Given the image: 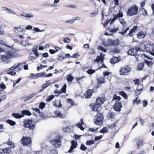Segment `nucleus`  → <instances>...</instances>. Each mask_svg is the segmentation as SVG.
Returning a JSON list of instances; mask_svg holds the SVG:
<instances>
[{
  "instance_id": "1",
  "label": "nucleus",
  "mask_w": 154,
  "mask_h": 154,
  "mask_svg": "<svg viewBox=\"0 0 154 154\" xmlns=\"http://www.w3.org/2000/svg\"><path fill=\"white\" fill-rule=\"evenodd\" d=\"M89 106L92 109V111L97 113L94 120V124L100 126H101L103 124L104 119L102 114L100 112L102 109L101 106L95 103L90 104Z\"/></svg>"
},
{
  "instance_id": "2",
  "label": "nucleus",
  "mask_w": 154,
  "mask_h": 154,
  "mask_svg": "<svg viewBox=\"0 0 154 154\" xmlns=\"http://www.w3.org/2000/svg\"><path fill=\"white\" fill-rule=\"evenodd\" d=\"M23 126L29 130H33L35 128V124L33 123L32 119H26L23 121Z\"/></svg>"
},
{
  "instance_id": "3",
  "label": "nucleus",
  "mask_w": 154,
  "mask_h": 154,
  "mask_svg": "<svg viewBox=\"0 0 154 154\" xmlns=\"http://www.w3.org/2000/svg\"><path fill=\"white\" fill-rule=\"evenodd\" d=\"M63 137L60 135H58L56 137V139L50 140V142L54 146L56 147H59L61 145V139Z\"/></svg>"
},
{
  "instance_id": "4",
  "label": "nucleus",
  "mask_w": 154,
  "mask_h": 154,
  "mask_svg": "<svg viewBox=\"0 0 154 154\" xmlns=\"http://www.w3.org/2000/svg\"><path fill=\"white\" fill-rule=\"evenodd\" d=\"M131 68L127 66H125L120 67L119 70V73L120 75H128L131 72Z\"/></svg>"
},
{
  "instance_id": "5",
  "label": "nucleus",
  "mask_w": 154,
  "mask_h": 154,
  "mask_svg": "<svg viewBox=\"0 0 154 154\" xmlns=\"http://www.w3.org/2000/svg\"><path fill=\"white\" fill-rule=\"evenodd\" d=\"M138 7L136 5H132L128 9L127 14L130 16L136 15L138 12Z\"/></svg>"
},
{
  "instance_id": "6",
  "label": "nucleus",
  "mask_w": 154,
  "mask_h": 154,
  "mask_svg": "<svg viewBox=\"0 0 154 154\" xmlns=\"http://www.w3.org/2000/svg\"><path fill=\"white\" fill-rule=\"evenodd\" d=\"M140 51V48L135 47L130 48L127 51V54L128 55L135 56L137 55L138 51Z\"/></svg>"
},
{
  "instance_id": "7",
  "label": "nucleus",
  "mask_w": 154,
  "mask_h": 154,
  "mask_svg": "<svg viewBox=\"0 0 154 154\" xmlns=\"http://www.w3.org/2000/svg\"><path fill=\"white\" fill-rule=\"evenodd\" d=\"M21 143L24 146H28L31 144L32 140L30 137L23 136L21 140Z\"/></svg>"
},
{
  "instance_id": "8",
  "label": "nucleus",
  "mask_w": 154,
  "mask_h": 154,
  "mask_svg": "<svg viewBox=\"0 0 154 154\" xmlns=\"http://www.w3.org/2000/svg\"><path fill=\"white\" fill-rule=\"evenodd\" d=\"M25 29H16L15 31V34L16 37H19L20 38H23V35L25 34Z\"/></svg>"
},
{
  "instance_id": "9",
  "label": "nucleus",
  "mask_w": 154,
  "mask_h": 154,
  "mask_svg": "<svg viewBox=\"0 0 154 154\" xmlns=\"http://www.w3.org/2000/svg\"><path fill=\"white\" fill-rule=\"evenodd\" d=\"M122 107V105L121 103L116 101L113 106V109L115 111L119 112L121 111V108Z\"/></svg>"
},
{
  "instance_id": "10",
  "label": "nucleus",
  "mask_w": 154,
  "mask_h": 154,
  "mask_svg": "<svg viewBox=\"0 0 154 154\" xmlns=\"http://www.w3.org/2000/svg\"><path fill=\"white\" fill-rule=\"evenodd\" d=\"M44 73L40 72L35 74L32 73H30L29 76V78L32 79H35L38 78L42 77L44 75Z\"/></svg>"
},
{
  "instance_id": "11",
  "label": "nucleus",
  "mask_w": 154,
  "mask_h": 154,
  "mask_svg": "<svg viewBox=\"0 0 154 154\" xmlns=\"http://www.w3.org/2000/svg\"><path fill=\"white\" fill-rule=\"evenodd\" d=\"M54 115L55 117L63 118L65 117L64 114L61 113V112L58 110H57L54 111Z\"/></svg>"
},
{
  "instance_id": "12",
  "label": "nucleus",
  "mask_w": 154,
  "mask_h": 154,
  "mask_svg": "<svg viewBox=\"0 0 154 154\" xmlns=\"http://www.w3.org/2000/svg\"><path fill=\"white\" fill-rule=\"evenodd\" d=\"M94 92L93 89H88L84 93V95L86 98H89L92 96Z\"/></svg>"
},
{
  "instance_id": "13",
  "label": "nucleus",
  "mask_w": 154,
  "mask_h": 154,
  "mask_svg": "<svg viewBox=\"0 0 154 154\" xmlns=\"http://www.w3.org/2000/svg\"><path fill=\"white\" fill-rule=\"evenodd\" d=\"M145 48L147 51L150 52L154 51V45L153 44H148L145 46Z\"/></svg>"
},
{
  "instance_id": "14",
  "label": "nucleus",
  "mask_w": 154,
  "mask_h": 154,
  "mask_svg": "<svg viewBox=\"0 0 154 154\" xmlns=\"http://www.w3.org/2000/svg\"><path fill=\"white\" fill-rule=\"evenodd\" d=\"M106 99L105 97H99L96 99L95 103L101 106L106 101Z\"/></svg>"
},
{
  "instance_id": "15",
  "label": "nucleus",
  "mask_w": 154,
  "mask_h": 154,
  "mask_svg": "<svg viewBox=\"0 0 154 154\" xmlns=\"http://www.w3.org/2000/svg\"><path fill=\"white\" fill-rule=\"evenodd\" d=\"M71 146L68 152H71L74 149L76 148L77 146V142H75L74 140H72L71 142Z\"/></svg>"
},
{
  "instance_id": "16",
  "label": "nucleus",
  "mask_w": 154,
  "mask_h": 154,
  "mask_svg": "<svg viewBox=\"0 0 154 154\" xmlns=\"http://www.w3.org/2000/svg\"><path fill=\"white\" fill-rule=\"evenodd\" d=\"M53 105L54 106L57 107H61L62 106V104L61 103V101L59 100H54L52 102Z\"/></svg>"
},
{
  "instance_id": "17",
  "label": "nucleus",
  "mask_w": 154,
  "mask_h": 154,
  "mask_svg": "<svg viewBox=\"0 0 154 154\" xmlns=\"http://www.w3.org/2000/svg\"><path fill=\"white\" fill-rule=\"evenodd\" d=\"M121 60L120 58L113 57L110 59V62L111 63L113 64L116 63Z\"/></svg>"
},
{
  "instance_id": "18",
  "label": "nucleus",
  "mask_w": 154,
  "mask_h": 154,
  "mask_svg": "<svg viewBox=\"0 0 154 154\" xmlns=\"http://www.w3.org/2000/svg\"><path fill=\"white\" fill-rule=\"evenodd\" d=\"M104 55H102V53H101L100 56H97L96 59H95L94 61V62H97V63H99L100 61L102 63L103 62L104 60Z\"/></svg>"
},
{
  "instance_id": "19",
  "label": "nucleus",
  "mask_w": 154,
  "mask_h": 154,
  "mask_svg": "<svg viewBox=\"0 0 154 154\" xmlns=\"http://www.w3.org/2000/svg\"><path fill=\"white\" fill-rule=\"evenodd\" d=\"M7 55L10 58L14 57L16 56L15 52L13 51H7Z\"/></svg>"
},
{
  "instance_id": "20",
  "label": "nucleus",
  "mask_w": 154,
  "mask_h": 154,
  "mask_svg": "<svg viewBox=\"0 0 154 154\" xmlns=\"http://www.w3.org/2000/svg\"><path fill=\"white\" fill-rule=\"evenodd\" d=\"M97 80L98 84H99L104 83L106 82L105 77L102 76H100L99 77L97 78Z\"/></svg>"
},
{
  "instance_id": "21",
  "label": "nucleus",
  "mask_w": 154,
  "mask_h": 154,
  "mask_svg": "<svg viewBox=\"0 0 154 154\" xmlns=\"http://www.w3.org/2000/svg\"><path fill=\"white\" fill-rule=\"evenodd\" d=\"M146 32L141 31L137 34V36L138 38H143L146 36Z\"/></svg>"
},
{
  "instance_id": "22",
  "label": "nucleus",
  "mask_w": 154,
  "mask_h": 154,
  "mask_svg": "<svg viewBox=\"0 0 154 154\" xmlns=\"http://www.w3.org/2000/svg\"><path fill=\"white\" fill-rule=\"evenodd\" d=\"M83 124H84V122L83 121V120L81 119L80 121V123H78L76 124V126L81 130L83 131L85 129L82 126Z\"/></svg>"
},
{
  "instance_id": "23",
  "label": "nucleus",
  "mask_w": 154,
  "mask_h": 154,
  "mask_svg": "<svg viewBox=\"0 0 154 154\" xmlns=\"http://www.w3.org/2000/svg\"><path fill=\"white\" fill-rule=\"evenodd\" d=\"M144 66V63L142 62L138 63L137 66V69L138 71H141L143 68Z\"/></svg>"
},
{
  "instance_id": "24",
  "label": "nucleus",
  "mask_w": 154,
  "mask_h": 154,
  "mask_svg": "<svg viewBox=\"0 0 154 154\" xmlns=\"http://www.w3.org/2000/svg\"><path fill=\"white\" fill-rule=\"evenodd\" d=\"M1 59L4 62L8 63L9 62L10 58L7 55H3L1 56Z\"/></svg>"
},
{
  "instance_id": "25",
  "label": "nucleus",
  "mask_w": 154,
  "mask_h": 154,
  "mask_svg": "<svg viewBox=\"0 0 154 154\" xmlns=\"http://www.w3.org/2000/svg\"><path fill=\"white\" fill-rule=\"evenodd\" d=\"M21 114L22 115H23V116L24 115L28 116H30L32 114L28 110H23L21 111Z\"/></svg>"
},
{
  "instance_id": "26",
  "label": "nucleus",
  "mask_w": 154,
  "mask_h": 154,
  "mask_svg": "<svg viewBox=\"0 0 154 154\" xmlns=\"http://www.w3.org/2000/svg\"><path fill=\"white\" fill-rule=\"evenodd\" d=\"M2 150L4 153L7 154H9L11 151V148L10 147L2 149Z\"/></svg>"
},
{
  "instance_id": "27",
  "label": "nucleus",
  "mask_w": 154,
  "mask_h": 154,
  "mask_svg": "<svg viewBox=\"0 0 154 154\" xmlns=\"http://www.w3.org/2000/svg\"><path fill=\"white\" fill-rule=\"evenodd\" d=\"M12 116L16 119H20L23 117V115L19 113H13Z\"/></svg>"
},
{
  "instance_id": "28",
  "label": "nucleus",
  "mask_w": 154,
  "mask_h": 154,
  "mask_svg": "<svg viewBox=\"0 0 154 154\" xmlns=\"http://www.w3.org/2000/svg\"><path fill=\"white\" fill-rule=\"evenodd\" d=\"M115 116L114 113L112 112H109L107 114V117L109 119H113Z\"/></svg>"
},
{
  "instance_id": "29",
  "label": "nucleus",
  "mask_w": 154,
  "mask_h": 154,
  "mask_svg": "<svg viewBox=\"0 0 154 154\" xmlns=\"http://www.w3.org/2000/svg\"><path fill=\"white\" fill-rule=\"evenodd\" d=\"M74 77L71 74H69L66 76V79L69 82H71L74 79Z\"/></svg>"
},
{
  "instance_id": "30",
  "label": "nucleus",
  "mask_w": 154,
  "mask_h": 154,
  "mask_svg": "<svg viewBox=\"0 0 154 154\" xmlns=\"http://www.w3.org/2000/svg\"><path fill=\"white\" fill-rule=\"evenodd\" d=\"M119 94L122 96L125 99H127L128 97L126 94L123 91H120L119 92Z\"/></svg>"
},
{
  "instance_id": "31",
  "label": "nucleus",
  "mask_w": 154,
  "mask_h": 154,
  "mask_svg": "<svg viewBox=\"0 0 154 154\" xmlns=\"http://www.w3.org/2000/svg\"><path fill=\"white\" fill-rule=\"evenodd\" d=\"M140 11H141V14L142 15L145 16H147L148 14L147 11L145 9L142 8L140 10Z\"/></svg>"
},
{
  "instance_id": "32",
  "label": "nucleus",
  "mask_w": 154,
  "mask_h": 154,
  "mask_svg": "<svg viewBox=\"0 0 154 154\" xmlns=\"http://www.w3.org/2000/svg\"><path fill=\"white\" fill-rule=\"evenodd\" d=\"M6 122L11 126H14L16 125V122L15 121L10 119L7 120L6 121Z\"/></svg>"
},
{
  "instance_id": "33",
  "label": "nucleus",
  "mask_w": 154,
  "mask_h": 154,
  "mask_svg": "<svg viewBox=\"0 0 154 154\" xmlns=\"http://www.w3.org/2000/svg\"><path fill=\"white\" fill-rule=\"evenodd\" d=\"M7 74H9L12 76L15 75L16 74V72L10 70L9 69L7 70Z\"/></svg>"
},
{
  "instance_id": "34",
  "label": "nucleus",
  "mask_w": 154,
  "mask_h": 154,
  "mask_svg": "<svg viewBox=\"0 0 154 154\" xmlns=\"http://www.w3.org/2000/svg\"><path fill=\"white\" fill-rule=\"evenodd\" d=\"M119 44V39H117L112 40V45L117 46Z\"/></svg>"
},
{
  "instance_id": "35",
  "label": "nucleus",
  "mask_w": 154,
  "mask_h": 154,
  "mask_svg": "<svg viewBox=\"0 0 154 154\" xmlns=\"http://www.w3.org/2000/svg\"><path fill=\"white\" fill-rule=\"evenodd\" d=\"M15 66H17V69H16L14 70L15 71H18L20 70H21L22 68L23 65L22 64L20 63H19L17 65H15Z\"/></svg>"
},
{
  "instance_id": "36",
  "label": "nucleus",
  "mask_w": 154,
  "mask_h": 154,
  "mask_svg": "<svg viewBox=\"0 0 154 154\" xmlns=\"http://www.w3.org/2000/svg\"><path fill=\"white\" fill-rule=\"evenodd\" d=\"M138 97H137L136 98L133 100V103L135 104L136 103L138 105L141 103V100L140 99L138 100Z\"/></svg>"
},
{
  "instance_id": "37",
  "label": "nucleus",
  "mask_w": 154,
  "mask_h": 154,
  "mask_svg": "<svg viewBox=\"0 0 154 154\" xmlns=\"http://www.w3.org/2000/svg\"><path fill=\"white\" fill-rule=\"evenodd\" d=\"M54 97V95H51L50 96H48L46 99V101L48 102L51 101L52 99H53Z\"/></svg>"
},
{
  "instance_id": "38",
  "label": "nucleus",
  "mask_w": 154,
  "mask_h": 154,
  "mask_svg": "<svg viewBox=\"0 0 154 154\" xmlns=\"http://www.w3.org/2000/svg\"><path fill=\"white\" fill-rule=\"evenodd\" d=\"M95 71H96V70H95L92 69H88L87 71L86 72L88 74H90V75H92V74H93L94 73V72H95Z\"/></svg>"
},
{
  "instance_id": "39",
  "label": "nucleus",
  "mask_w": 154,
  "mask_h": 154,
  "mask_svg": "<svg viewBox=\"0 0 154 154\" xmlns=\"http://www.w3.org/2000/svg\"><path fill=\"white\" fill-rule=\"evenodd\" d=\"M145 63L149 67H151L153 64V63L152 61H149L146 60L145 61Z\"/></svg>"
},
{
  "instance_id": "40",
  "label": "nucleus",
  "mask_w": 154,
  "mask_h": 154,
  "mask_svg": "<svg viewBox=\"0 0 154 154\" xmlns=\"http://www.w3.org/2000/svg\"><path fill=\"white\" fill-rule=\"evenodd\" d=\"M66 84H65L62 87V88L60 90L62 93H65L66 91Z\"/></svg>"
},
{
  "instance_id": "41",
  "label": "nucleus",
  "mask_w": 154,
  "mask_h": 154,
  "mask_svg": "<svg viewBox=\"0 0 154 154\" xmlns=\"http://www.w3.org/2000/svg\"><path fill=\"white\" fill-rule=\"evenodd\" d=\"M51 84V82L44 84L42 85V88H43V89H45L48 87Z\"/></svg>"
},
{
  "instance_id": "42",
  "label": "nucleus",
  "mask_w": 154,
  "mask_h": 154,
  "mask_svg": "<svg viewBox=\"0 0 154 154\" xmlns=\"http://www.w3.org/2000/svg\"><path fill=\"white\" fill-rule=\"evenodd\" d=\"M66 100L67 102L70 103L71 105H74L75 104L74 101L72 99L68 98Z\"/></svg>"
},
{
  "instance_id": "43",
  "label": "nucleus",
  "mask_w": 154,
  "mask_h": 154,
  "mask_svg": "<svg viewBox=\"0 0 154 154\" xmlns=\"http://www.w3.org/2000/svg\"><path fill=\"white\" fill-rule=\"evenodd\" d=\"M108 132V130L107 128L106 127H104L99 132L100 133H107Z\"/></svg>"
},
{
  "instance_id": "44",
  "label": "nucleus",
  "mask_w": 154,
  "mask_h": 154,
  "mask_svg": "<svg viewBox=\"0 0 154 154\" xmlns=\"http://www.w3.org/2000/svg\"><path fill=\"white\" fill-rule=\"evenodd\" d=\"M98 49L99 50H101V51H103L105 52H106L107 50L106 49L101 45L99 46L98 47Z\"/></svg>"
},
{
  "instance_id": "45",
  "label": "nucleus",
  "mask_w": 154,
  "mask_h": 154,
  "mask_svg": "<svg viewBox=\"0 0 154 154\" xmlns=\"http://www.w3.org/2000/svg\"><path fill=\"white\" fill-rule=\"evenodd\" d=\"M94 140H90L87 141L86 142V144L87 145H91L94 144Z\"/></svg>"
},
{
  "instance_id": "46",
  "label": "nucleus",
  "mask_w": 154,
  "mask_h": 154,
  "mask_svg": "<svg viewBox=\"0 0 154 154\" xmlns=\"http://www.w3.org/2000/svg\"><path fill=\"white\" fill-rule=\"evenodd\" d=\"M116 122H115L112 124L108 125V127L109 128L112 129L116 126Z\"/></svg>"
},
{
  "instance_id": "47",
  "label": "nucleus",
  "mask_w": 154,
  "mask_h": 154,
  "mask_svg": "<svg viewBox=\"0 0 154 154\" xmlns=\"http://www.w3.org/2000/svg\"><path fill=\"white\" fill-rule=\"evenodd\" d=\"M46 104L45 103L41 102L39 106V107L40 109H42L45 107Z\"/></svg>"
},
{
  "instance_id": "48",
  "label": "nucleus",
  "mask_w": 154,
  "mask_h": 154,
  "mask_svg": "<svg viewBox=\"0 0 154 154\" xmlns=\"http://www.w3.org/2000/svg\"><path fill=\"white\" fill-rule=\"evenodd\" d=\"M36 57L34 55V54L31 53L29 56V59L30 60H33Z\"/></svg>"
},
{
  "instance_id": "49",
  "label": "nucleus",
  "mask_w": 154,
  "mask_h": 154,
  "mask_svg": "<svg viewBox=\"0 0 154 154\" xmlns=\"http://www.w3.org/2000/svg\"><path fill=\"white\" fill-rule=\"evenodd\" d=\"M142 91L140 90L139 89H136V90L135 91L134 95L137 96L140 94Z\"/></svg>"
},
{
  "instance_id": "50",
  "label": "nucleus",
  "mask_w": 154,
  "mask_h": 154,
  "mask_svg": "<svg viewBox=\"0 0 154 154\" xmlns=\"http://www.w3.org/2000/svg\"><path fill=\"white\" fill-rule=\"evenodd\" d=\"M85 78V76H82L79 77H76L75 78V79L78 83H80V81H82L83 79Z\"/></svg>"
},
{
  "instance_id": "51",
  "label": "nucleus",
  "mask_w": 154,
  "mask_h": 154,
  "mask_svg": "<svg viewBox=\"0 0 154 154\" xmlns=\"http://www.w3.org/2000/svg\"><path fill=\"white\" fill-rule=\"evenodd\" d=\"M0 88L2 89V90H4L6 88V86L4 83H2L0 85ZM2 91L0 90V94H1V92Z\"/></svg>"
},
{
  "instance_id": "52",
  "label": "nucleus",
  "mask_w": 154,
  "mask_h": 154,
  "mask_svg": "<svg viewBox=\"0 0 154 154\" xmlns=\"http://www.w3.org/2000/svg\"><path fill=\"white\" fill-rule=\"evenodd\" d=\"M116 15L117 18L122 17L123 16V13L121 11H119L117 14Z\"/></svg>"
},
{
  "instance_id": "53",
  "label": "nucleus",
  "mask_w": 154,
  "mask_h": 154,
  "mask_svg": "<svg viewBox=\"0 0 154 154\" xmlns=\"http://www.w3.org/2000/svg\"><path fill=\"white\" fill-rule=\"evenodd\" d=\"M113 99L112 100H120L121 99V98L120 96H118L116 94H114L113 96Z\"/></svg>"
},
{
  "instance_id": "54",
  "label": "nucleus",
  "mask_w": 154,
  "mask_h": 154,
  "mask_svg": "<svg viewBox=\"0 0 154 154\" xmlns=\"http://www.w3.org/2000/svg\"><path fill=\"white\" fill-rule=\"evenodd\" d=\"M41 73H44V75L42 76L45 77H49L52 76H53V74L52 73H48V74H46V73L45 72H42Z\"/></svg>"
},
{
  "instance_id": "55",
  "label": "nucleus",
  "mask_w": 154,
  "mask_h": 154,
  "mask_svg": "<svg viewBox=\"0 0 154 154\" xmlns=\"http://www.w3.org/2000/svg\"><path fill=\"white\" fill-rule=\"evenodd\" d=\"M120 23L124 27H125L126 26V23L125 21L124 20L122 19H121L119 20Z\"/></svg>"
},
{
  "instance_id": "56",
  "label": "nucleus",
  "mask_w": 154,
  "mask_h": 154,
  "mask_svg": "<svg viewBox=\"0 0 154 154\" xmlns=\"http://www.w3.org/2000/svg\"><path fill=\"white\" fill-rule=\"evenodd\" d=\"M65 57L62 55H59L57 56V59L59 60H63Z\"/></svg>"
},
{
  "instance_id": "57",
  "label": "nucleus",
  "mask_w": 154,
  "mask_h": 154,
  "mask_svg": "<svg viewBox=\"0 0 154 154\" xmlns=\"http://www.w3.org/2000/svg\"><path fill=\"white\" fill-rule=\"evenodd\" d=\"M138 148H139L140 146H142L143 144V141L142 140L139 141L137 143Z\"/></svg>"
},
{
  "instance_id": "58",
  "label": "nucleus",
  "mask_w": 154,
  "mask_h": 154,
  "mask_svg": "<svg viewBox=\"0 0 154 154\" xmlns=\"http://www.w3.org/2000/svg\"><path fill=\"white\" fill-rule=\"evenodd\" d=\"M80 55V54H79L78 53H77L73 54L71 56V57L72 58H77Z\"/></svg>"
},
{
  "instance_id": "59",
  "label": "nucleus",
  "mask_w": 154,
  "mask_h": 154,
  "mask_svg": "<svg viewBox=\"0 0 154 154\" xmlns=\"http://www.w3.org/2000/svg\"><path fill=\"white\" fill-rule=\"evenodd\" d=\"M143 85L140 84H138L136 89H139L140 90L143 91Z\"/></svg>"
},
{
  "instance_id": "60",
  "label": "nucleus",
  "mask_w": 154,
  "mask_h": 154,
  "mask_svg": "<svg viewBox=\"0 0 154 154\" xmlns=\"http://www.w3.org/2000/svg\"><path fill=\"white\" fill-rule=\"evenodd\" d=\"M107 43L109 46L112 45V39H109L107 40Z\"/></svg>"
},
{
  "instance_id": "61",
  "label": "nucleus",
  "mask_w": 154,
  "mask_h": 154,
  "mask_svg": "<svg viewBox=\"0 0 154 154\" xmlns=\"http://www.w3.org/2000/svg\"><path fill=\"white\" fill-rule=\"evenodd\" d=\"M21 80V78H20L17 80L15 82H14L13 83V87H14L16 85V84L19 83V82Z\"/></svg>"
},
{
  "instance_id": "62",
  "label": "nucleus",
  "mask_w": 154,
  "mask_h": 154,
  "mask_svg": "<svg viewBox=\"0 0 154 154\" xmlns=\"http://www.w3.org/2000/svg\"><path fill=\"white\" fill-rule=\"evenodd\" d=\"M87 148L83 144H81L80 146V149L83 151H85Z\"/></svg>"
},
{
  "instance_id": "63",
  "label": "nucleus",
  "mask_w": 154,
  "mask_h": 154,
  "mask_svg": "<svg viewBox=\"0 0 154 154\" xmlns=\"http://www.w3.org/2000/svg\"><path fill=\"white\" fill-rule=\"evenodd\" d=\"M136 30V29H131L129 32L128 35L131 36H133V33L135 32Z\"/></svg>"
},
{
  "instance_id": "64",
  "label": "nucleus",
  "mask_w": 154,
  "mask_h": 154,
  "mask_svg": "<svg viewBox=\"0 0 154 154\" xmlns=\"http://www.w3.org/2000/svg\"><path fill=\"white\" fill-rule=\"evenodd\" d=\"M75 21V20H73V19H72L71 20H67L65 21L66 23L72 24Z\"/></svg>"
}]
</instances>
